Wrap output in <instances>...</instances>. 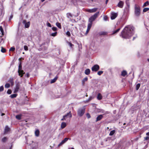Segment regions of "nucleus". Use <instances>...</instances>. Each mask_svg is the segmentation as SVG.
<instances>
[{
	"instance_id": "1",
	"label": "nucleus",
	"mask_w": 149,
	"mask_h": 149,
	"mask_svg": "<svg viewBox=\"0 0 149 149\" xmlns=\"http://www.w3.org/2000/svg\"><path fill=\"white\" fill-rule=\"evenodd\" d=\"M134 33L133 29H124L120 35V36L123 38H129Z\"/></svg>"
},
{
	"instance_id": "2",
	"label": "nucleus",
	"mask_w": 149,
	"mask_h": 149,
	"mask_svg": "<svg viewBox=\"0 0 149 149\" xmlns=\"http://www.w3.org/2000/svg\"><path fill=\"white\" fill-rule=\"evenodd\" d=\"M22 68L21 63L20 62L19 65L18 72L19 74V75L21 77H22L24 74V71L22 70Z\"/></svg>"
},
{
	"instance_id": "3",
	"label": "nucleus",
	"mask_w": 149,
	"mask_h": 149,
	"mask_svg": "<svg viewBox=\"0 0 149 149\" xmlns=\"http://www.w3.org/2000/svg\"><path fill=\"white\" fill-rule=\"evenodd\" d=\"M99 12H98L95 13L94 15L92 16L89 19V22H93L99 16Z\"/></svg>"
},
{
	"instance_id": "4",
	"label": "nucleus",
	"mask_w": 149,
	"mask_h": 149,
	"mask_svg": "<svg viewBox=\"0 0 149 149\" xmlns=\"http://www.w3.org/2000/svg\"><path fill=\"white\" fill-rule=\"evenodd\" d=\"M85 109L84 108H80L78 109L77 112L78 115L79 116H82L84 114Z\"/></svg>"
},
{
	"instance_id": "5",
	"label": "nucleus",
	"mask_w": 149,
	"mask_h": 149,
	"mask_svg": "<svg viewBox=\"0 0 149 149\" xmlns=\"http://www.w3.org/2000/svg\"><path fill=\"white\" fill-rule=\"evenodd\" d=\"M135 14L137 16L140 15V8L139 6H135Z\"/></svg>"
},
{
	"instance_id": "6",
	"label": "nucleus",
	"mask_w": 149,
	"mask_h": 149,
	"mask_svg": "<svg viewBox=\"0 0 149 149\" xmlns=\"http://www.w3.org/2000/svg\"><path fill=\"white\" fill-rule=\"evenodd\" d=\"M99 69L100 66L97 64L94 65L91 68L92 70L94 72H97Z\"/></svg>"
},
{
	"instance_id": "7",
	"label": "nucleus",
	"mask_w": 149,
	"mask_h": 149,
	"mask_svg": "<svg viewBox=\"0 0 149 149\" xmlns=\"http://www.w3.org/2000/svg\"><path fill=\"white\" fill-rule=\"evenodd\" d=\"M20 85L19 83L17 84L15 86V87L14 89V93H17L19 89Z\"/></svg>"
},
{
	"instance_id": "8",
	"label": "nucleus",
	"mask_w": 149,
	"mask_h": 149,
	"mask_svg": "<svg viewBox=\"0 0 149 149\" xmlns=\"http://www.w3.org/2000/svg\"><path fill=\"white\" fill-rule=\"evenodd\" d=\"M22 23L24 25L25 28H28L29 27L30 25V22H26V20H23L22 21Z\"/></svg>"
},
{
	"instance_id": "9",
	"label": "nucleus",
	"mask_w": 149,
	"mask_h": 149,
	"mask_svg": "<svg viewBox=\"0 0 149 149\" xmlns=\"http://www.w3.org/2000/svg\"><path fill=\"white\" fill-rule=\"evenodd\" d=\"M118 14L114 12H112L111 15V19H114L117 16Z\"/></svg>"
},
{
	"instance_id": "10",
	"label": "nucleus",
	"mask_w": 149,
	"mask_h": 149,
	"mask_svg": "<svg viewBox=\"0 0 149 149\" xmlns=\"http://www.w3.org/2000/svg\"><path fill=\"white\" fill-rule=\"evenodd\" d=\"M52 30L54 31H55L54 33H52L51 32L50 34V35L52 36H56L57 32L56 31L57 30V29H52Z\"/></svg>"
},
{
	"instance_id": "11",
	"label": "nucleus",
	"mask_w": 149,
	"mask_h": 149,
	"mask_svg": "<svg viewBox=\"0 0 149 149\" xmlns=\"http://www.w3.org/2000/svg\"><path fill=\"white\" fill-rule=\"evenodd\" d=\"M124 3L123 1H120L118 3L117 6L120 8H122L123 6Z\"/></svg>"
},
{
	"instance_id": "12",
	"label": "nucleus",
	"mask_w": 149,
	"mask_h": 149,
	"mask_svg": "<svg viewBox=\"0 0 149 149\" xmlns=\"http://www.w3.org/2000/svg\"><path fill=\"white\" fill-rule=\"evenodd\" d=\"M69 139L68 138H65L58 145V146H61L65 142H66Z\"/></svg>"
},
{
	"instance_id": "13",
	"label": "nucleus",
	"mask_w": 149,
	"mask_h": 149,
	"mask_svg": "<svg viewBox=\"0 0 149 149\" xmlns=\"http://www.w3.org/2000/svg\"><path fill=\"white\" fill-rule=\"evenodd\" d=\"M97 8H95L91 9H88L87 11L90 13H94L97 10Z\"/></svg>"
},
{
	"instance_id": "14",
	"label": "nucleus",
	"mask_w": 149,
	"mask_h": 149,
	"mask_svg": "<svg viewBox=\"0 0 149 149\" xmlns=\"http://www.w3.org/2000/svg\"><path fill=\"white\" fill-rule=\"evenodd\" d=\"M65 116V119H66L68 118H71L72 117V114L71 113V112L70 111L66 115L64 116Z\"/></svg>"
},
{
	"instance_id": "15",
	"label": "nucleus",
	"mask_w": 149,
	"mask_h": 149,
	"mask_svg": "<svg viewBox=\"0 0 149 149\" xmlns=\"http://www.w3.org/2000/svg\"><path fill=\"white\" fill-rule=\"evenodd\" d=\"M103 118V116L102 115H99L96 118V121L97 122L98 121L100 120Z\"/></svg>"
},
{
	"instance_id": "16",
	"label": "nucleus",
	"mask_w": 149,
	"mask_h": 149,
	"mask_svg": "<svg viewBox=\"0 0 149 149\" xmlns=\"http://www.w3.org/2000/svg\"><path fill=\"white\" fill-rule=\"evenodd\" d=\"M10 130V128L8 126H6L5 129L4 133H6L9 132Z\"/></svg>"
},
{
	"instance_id": "17",
	"label": "nucleus",
	"mask_w": 149,
	"mask_h": 149,
	"mask_svg": "<svg viewBox=\"0 0 149 149\" xmlns=\"http://www.w3.org/2000/svg\"><path fill=\"white\" fill-rule=\"evenodd\" d=\"M58 78V77L57 76H56L54 79H51L50 81V83L52 84L55 82L57 79Z\"/></svg>"
},
{
	"instance_id": "18",
	"label": "nucleus",
	"mask_w": 149,
	"mask_h": 149,
	"mask_svg": "<svg viewBox=\"0 0 149 149\" xmlns=\"http://www.w3.org/2000/svg\"><path fill=\"white\" fill-rule=\"evenodd\" d=\"M90 29H87L86 31H84V30H83V29H82L81 30L82 31H83V33L85 35H86L87 34V33H88Z\"/></svg>"
},
{
	"instance_id": "19",
	"label": "nucleus",
	"mask_w": 149,
	"mask_h": 149,
	"mask_svg": "<svg viewBox=\"0 0 149 149\" xmlns=\"http://www.w3.org/2000/svg\"><path fill=\"white\" fill-rule=\"evenodd\" d=\"M102 96L100 93H99L97 97V99L98 100H101L102 99Z\"/></svg>"
},
{
	"instance_id": "20",
	"label": "nucleus",
	"mask_w": 149,
	"mask_h": 149,
	"mask_svg": "<svg viewBox=\"0 0 149 149\" xmlns=\"http://www.w3.org/2000/svg\"><path fill=\"white\" fill-rule=\"evenodd\" d=\"M40 132L37 129L35 132V135L36 136H38L39 135Z\"/></svg>"
},
{
	"instance_id": "21",
	"label": "nucleus",
	"mask_w": 149,
	"mask_h": 149,
	"mask_svg": "<svg viewBox=\"0 0 149 149\" xmlns=\"http://www.w3.org/2000/svg\"><path fill=\"white\" fill-rule=\"evenodd\" d=\"M90 72V70L89 69H86L85 71V73L86 75L89 74Z\"/></svg>"
},
{
	"instance_id": "22",
	"label": "nucleus",
	"mask_w": 149,
	"mask_h": 149,
	"mask_svg": "<svg viewBox=\"0 0 149 149\" xmlns=\"http://www.w3.org/2000/svg\"><path fill=\"white\" fill-rule=\"evenodd\" d=\"M66 126V123L65 122H62L61 123V127L62 129L64 128Z\"/></svg>"
},
{
	"instance_id": "23",
	"label": "nucleus",
	"mask_w": 149,
	"mask_h": 149,
	"mask_svg": "<svg viewBox=\"0 0 149 149\" xmlns=\"http://www.w3.org/2000/svg\"><path fill=\"white\" fill-rule=\"evenodd\" d=\"M127 74V72L125 70H123L122 72L121 75L122 76L125 77Z\"/></svg>"
},
{
	"instance_id": "24",
	"label": "nucleus",
	"mask_w": 149,
	"mask_h": 149,
	"mask_svg": "<svg viewBox=\"0 0 149 149\" xmlns=\"http://www.w3.org/2000/svg\"><path fill=\"white\" fill-rule=\"evenodd\" d=\"M17 95L16 94H13L10 95V97L11 98H13L16 97Z\"/></svg>"
},
{
	"instance_id": "25",
	"label": "nucleus",
	"mask_w": 149,
	"mask_h": 149,
	"mask_svg": "<svg viewBox=\"0 0 149 149\" xmlns=\"http://www.w3.org/2000/svg\"><path fill=\"white\" fill-rule=\"evenodd\" d=\"M88 80V78L86 77L84 78L82 80V82L83 85L84 84V83L85 81H87Z\"/></svg>"
},
{
	"instance_id": "26",
	"label": "nucleus",
	"mask_w": 149,
	"mask_h": 149,
	"mask_svg": "<svg viewBox=\"0 0 149 149\" xmlns=\"http://www.w3.org/2000/svg\"><path fill=\"white\" fill-rule=\"evenodd\" d=\"M120 29H117L115 31H113V33L112 34V35L116 33H117V32H119V31H120Z\"/></svg>"
},
{
	"instance_id": "27",
	"label": "nucleus",
	"mask_w": 149,
	"mask_h": 149,
	"mask_svg": "<svg viewBox=\"0 0 149 149\" xmlns=\"http://www.w3.org/2000/svg\"><path fill=\"white\" fill-rule=\"evenodd\" d=\"M115 131L114 130L111 131L109 133V135L110 136H112L115 133Z\"/></svg>"
},
{
	"instance_id": "28",
	"label": "nucleus",
	"mask_w": 149,
	"mask_h": 149,
	"mask_svg": "<svg viewBox=\"0 0 149 149\" xmlns=\"http://www.w3.org/2000/svg\"><path fill=\"white\" fill-rule=\"evenodd\" d=\"M67 44L68 45L71 47V48H72L74 46V45L72 44V43L70 42H68Z\"/></svg>"
},
{
	"instance_id": "29",
	"label": "nucleus",
	"mask_w": 149,
	"mask_h": 149,
	"mask_svg": "<svg viewBox=\"0 0 149 149\" xmlns=\"http://www.w3.org/2000/svg\"><path fill=\"white\" fill-rule=\"evenodd\" d=\"M0 13H1V14H0V16H1V15L3 16L4 14V11L2 9L0 10Z\"/></svg>"
},
{
	"instance_id": "30",
	"label": "nucleus",
	"mask_w": 149,
	"mask_h": 149,
	"mask_svg": "<svg viewBox=\"0 0 149 149\" xmlns=\"http://www.w3.org/2000/svg\"><path fill=\"white\" fill-rule=\"evenodd\" d=\"M21 116L20 115H18L16 116V118L18 120H19L21 119Z\"/></svg>"
},
{
	"instance_id": "31",
	"label": "nucleus",
	"mask_w": 149,
	"mask_h": 149,
	"mask_svg": "<svg viewBox=\"0 0 149 149\" xmlns=\"http://www.w3.org/2000/svg\"><path fill=\"white\" fill-rule=\"evenodd\" d=\"M93 98V97L92 96H91L89 98L86 100V102H88Z\"/></svg>"
},
{
	"instance_id": "32",
	"label": "nucleus",
	"mask_w": 149,
	"mask_h": 149,
	"mask_svg": "<svg viewBox=\"0 0 149 149\" xmlns=\"http://www.w3.org/2000/svg\"><path fill=\"white\" fill-rule=\"evenodd\" d=\"M90 22L88 24L87 28H91L92 26V22Z\"/></svg>"
},
{
	"instance_id": "33",
	"label": "nucleus",
	"mask_w": 149,
	"mask_h": 149,
	"mask_svg": "<svg viewBox=\"0 0 149 149\" xmlns=\"http://www.w3.org/2000/svg\"><path fill=\"white\" fill-rule=\"evenodd\" d=\"M21 29H18L17 33L19 35H20L21 33Z\"/></svg>"
},
{
	"instance_id": "34",
	"label": "nucleus",
	"mask_w": 149,
	"mask_h": 149,
	"mask_svg": "<svg viewBox=\"0 0 149 149\" xmlns=\"http://www.w3.org/2000/svg\"><path fill=\"white\" fill-rule=\"evenodd\" d=\"M7 140V138L6 137H4L2 139V141L3 142H6Z\"/></svg>"
},
{
	"instance_id": "35",
	"label": "nucleus",
	"mask_w": 149,
	"mask_h": 149,
	"mask_svg": "<svg viewBox=\"0 0 149 149\" xmlns=\"http://www.w3.org/2000/svg\"><path fill=\"white\" fill-rule=\"evenodd\" d=\"M140 86V84H137L136 86V90H138Z\"/></svg>"
},
{
	"instance_id": "36",
	"label": "nucleus",
	"mask_w": 149,
	"mask_h": 149,
	"mask_svg": "<svg viewBox=\"0 0 149 149\" xmlns=\"http://www.w3.org/2000/svg\"><path fill=\"white\" fill-rule=\"evenodd\" d=\"M149 10V8H144L143 10V12H146Z\"/></svg>"
},
{
	"instance_id": "37",
	"label": "nucleus",
	"mask_w": 149,
	"mask_h": 149,
	"mask_svg": "<svg viewBox=\"0 0 149 149\" xmlns=\"http://www.w3.org/2000/svg\"><path fill=\"white\" fill-rule=\"evenodd\" d=\"M1 52L2 53H5L6 52V49L2 47H1Z\"/></svg>"
},
{
	"instance_id": "38",
	"label": "nucleus",
	"mask_w": 149,
	"mask_h": 149,
	"mask_svg": "<svg viewBox=\"0 0 149 149\" xmlns=\"http://www.w3.org/2000/svg\"><path fill=\"white\" fill-rule=\"evenodd\" d=\"M149 4V2L148 1H146V2H145L143 5V7H145V6H147Z\"/></svg>"
},
{
	"instance_id": "39",
	"label": "nucleus",
	"mask_w": 149,
	"mask_h": 149,
	"mask_svg": "<svg viewBox=\"0 0 149 149\" xmlns=\"http://www.w3.org/2000/svg\"><path fill=\"white\" fill-rule=\"evenodd\" d=\"M56 25L58 28H61V24L57 22Z\"/></svg>"
},
{
	"instance_id": "40",
	"label": "nucleus",
	"mask_w": 149,
	"mask_h": 149,
	"mask_svg": "<svg viewBox=\"0 0 149 149\" xmlns=\"http://www.w3.org/2000/svg\"><path fill=\"white\" fill-rule=\"evenodd\" d=\"M3 29H0V33H1L2 35H4V31Z\"/></svg>"
},
{
	"instance_id": "41",
	"label": "nucleus",
	"mask_w": 149,
	"mask_h": 149,
	"mask_svg": "<svg viewBox=\"0 0 149 149\" xmlns=\"http://www.w3.org/2000/svg\"><path fill=\"white\" fill-rule=\"evenodd\" d=\"M10 87V84L8 83L6 84L5 85V88H8Z\"/></svg>"
},
{
	"instance_id": "42",
	"label": "nucleus",
	"mask_w": 149,
	"mask_h": 149,
	"mask_svg": "<svg viewBox=\"0 0 149 149\" xmlns=\"http://www.w3.org/2000/svg\"><path fill=\"white\" fill-rule=\"evenodd\" d=\"M107 33V32H101L100 33V34L101 35H106Z\"/></svg>"
},
{
	"instance_id": "43",
	"label": "nucleus",
	"mask_w": 149,
	"mask_h": 149,
	"mask_svg": "<svg viewBox=\"0 0 149 149\" xmlns=\"http://www.w3.org/2000/svg\"><path fill=\"white\" fill-rule=\"evenodd\" d=\"M133 27L132 25H129L126 26L124 28H133Z\"/></svg>"
},
{
	"instance_id": "44",
	"label": "nucleus",
	"mask_w": 149,
	"mask_h": 149,
	"mask_svg": "<svg viewBox=\"0 0 149 149\" xmlns=\"http://www.w3.org/2000/svg\"><path fill=\"white\" fill-rule=\"evenodd\" d=\"M103 73V71H99L97 72V74L99 75H101Z\"/></svg>"
},
{
	"instance_id": "45",
	"label": "nucleus",
	"mask_w": 149,
	"mask_h": 149,
	"mask_svg": "<svg viewBox=\"0 0 149 149\" xmlns=\"http://www.w3.org/2000/svg\"><path fill=\"white\" fill-rule=\"evenodd\" d=\"M66 35L68 37H70V32L69 31H67L66 33Z\"/></svg>"
},
{
	"instance_id": "46",
	"label": "nucleus",
	"mask_w": 149,
	"mask_h": 149,
	"mask_svg": "<svg viewBox=\"0 0 149 149\" xmlns=\"http://www.w3.org/2000/svg\"><path fill=\"white\" fill-rule=\"evenodd\" d=\"M7 93L8 94H10L12 93V91L10 89H8L7 91Z\"/></svg>"
},
{
	"instance_id": "47",
	"label": "nucleus",
	"mask_w": 149,
	"mask_h": 149,
	"mask_svg": "<svg viewBox=\"0 0 149 149\" xmlns=\"http://www.w3.org/2000/svg\"><path fill=\"white\" fill-rule=\"evenodd\" d=\"M47 25L48 27H51L52 26L51 24L48 22H47Z\"/></svg>"
},
{
	"instance_id": "48",
	"label": "nucleus",
	"mask_w": 149,
	"mask_h": 149,
	"mask_svg": "<svg viewBox=\"0 0 149 149\" xmlns=\"http://www.w3.org/2000/svg\"><path fill=\"white\" fill-rule=\"evenodd\" d=\"M24 49L25 51H27L28 50V47L27 46L25 45L24 47Z\"/></svg>"
},
{
	"instance_id": "49",
	"label": "nucleus",
	"mask_w": 149,
	"mask_h": 149,
	"mask_svg": "<svg viewBox=\"0 0 149 149\" xmlns=\"http://www.w3.org/2000/svg\"><path fill=\"white\" fill-rule=\"evenodd\" d=\"M4 89V88L3 86H0V92L2 91H3Z\"/></svg>"
},
{
	"instance_id": "50",
	"label": "nucleus",
	"mask_w": 149,
	"mask_h": 149,
	"mask_svg": "<svg viewBox=\"0 0 149 149\" xmlns=\"http://www.w3.org/2000/svg\"><path fill=\"white\" fill-rule=\"evenodd\" d=\"M15 50V48L14 47H12L10 48V51H14Z\"/></svg>"
},
{
	"instance_id": "51",
	"label": "nucleus",
	"mask_w": 149,
	"mask_h": 149,
	"mask_svg": "<svg viewBox=\"0 0 149 149\" xmlns=\"http://www.w3.org/2000/svg\"><path fill=\"white\" fill-rule=\"evenodd\" d=\"M108 17L107 16H105L104 17V19L105 21H107V20Z\"/></svg>"
},
{
	"instance_id": "52",
	"label": "nucleus",
	"mask_w": 149,
	"mask_h": 149,
	"mask_svg": "<svg viewBox=\"0 0 149 149\" xmlns=\"http://www.w3.org/2000/svg\"><path fill=\"white\" fill-rule=\"evenodd\" d=\"M86 115L88 118H91V116L89 113H87Z\"/></svg>"
},
{
	"instance_id": "53",
	"label": "nucleus",
	"mask_w": 149,
	"mask_h": 149,
	"mask_svg": "<svg viewBox=\"0 0 149 149\" xmlns=\"http://www.w3.org/2000/svg\"><path fill=\"white\" fill-rule=\"evenodd\" d=\"M9 81L11 83H13V78L10 79L9 80Z\"/></svg>"
},
{
	"instance_id": "54",
	"label": "nucleus",
	"mask_w": 149,
	"mask_h": 149,
	"mask_svg": "<svg viewBox=\"0 0 149 149\" xmlns=\"http://www.w3.org/2000/svg\"><path fill=\"white\" fill-rule=\"evenodd\" d=\"M67 16L68 17H72L71 14L70 13H67Z\"/></svg>"
},
{
	"instance_id": "55",
	"label": "nucleus",
	"mask_w": 149,
	"mask_h": 149,
	"mask_svg": "<svg viewBox=\"0 0 149 149\" xmlns=\"http://www.w3.org/2000/svg\"><path fill=\"white\" fill-rule=\"evenodd\" d=\"M149 139V136H147L145 138V140H148Z\"/></svg>"
},
{
	"instance_id": "56",
	"label": "nucleus",
	"mask_w": 149,
	"mask_h": 149,
	"mask_svg": "<svg viewBox=\"0 0 149 149\" xmlns=\"http://www.w3.org/2000/svg\"><path fill=\"white\" fill-rule=\"evenodd\" d=\"M13 15H11V16H10V18H9V20H10L11 19L13 18Z\"/></svg>"
},
{
	"instance_id": "57",
	"label": "nucleus",
	"mask_w": 149,
	"mask_h": 149,
	"mask_svg": "<svg viewBox=\"0 0 149 149\" xmlns=\"http://www.w3.org/2000/svg\"><path fill=\"white\" fill-rule=\"evenodd\" d=\"M65 116H63V118L61 120H65L66 119H65Z\"/></svg>"
},
{
	"instance_id": "58",
	"label": "nucleus",
	"mask_w": 149,
	"mask_h": 149,
	"mask_svg": "<svg viewBox=\"0 0 149 149\" xmlns=\"http://www.w3.org/2000/svg\"><path fill=\"white\" fill-rule=\"evenodd\" d=\"M21 24V22H19L18 23V26L19 27V25H20V24Z\"/></svg>"
},
{
	"instance_id": "59",
	"label": "nucleus",
	"mask_w": 149,
	"mask_h": 149,
	"mask_svg": "<svg viewBox=\"0 0 149 149\" xmlns=\"http://www.w3.org/2000/svg\"><path fill=\"white\" fill-rule=\"evenodd\" d=\"M108 1L109 0H106V4H107Z\"/></svg>"
},
{
	"instance_id": "60",
	"label": "nucleus",
	"mask_w": 149,
	"mask_h": 149,
	"mask_svg": "<svg viewBox=\"0 0 149 149\" xmlns=\"http://www.w3.org/2000/svg\"><path fill=\"white\" fill-rule=\"evenodd\" d=\"M146 135H147L149 136V132L147 133H146Z\"/></svg>"
},
{
	"instance_id": "61",
	"label": "nucleus",
	"mask_w": 149,
	"mask_h": 149,
	"mask_svg": "<svg viewBox=\"0 0 149 149\" xmlns=\"http://www.w3.org/2000/svg\"><path fill=\"white\" fill-rule=\"evenodd\" d=\"M4 115H5L4 113H2L1 114V116H3Z\"/></svg>"
},
{
	"instance_id": "62",
	"label": "nucleus",
	"mask_w": 149,
	"mask_h": 149,
	"mask_svg": "<svg viewBox=\"0 0 149 149\" xmlns=\"http://www.w3.org/2000/svg\"><path fill=\"white\" fill-rule=\"evenodd\" d=\"M45 0H41V1L42 2H43Z\"/></svg>"
},
{
	"instance_id": "63",
	"label": "nucleus",
	"mask_w": 149,
	"mask_h": 149,
	"mask_svg": "<svg viewBox=\"0 0 149 149\" xmlns=\"http://www.w3.org/2000/svg\"><path fill=\"white\" fill-rule=\"evenodd\" d=\"M68 149H74V148H69Z\"/></svg>"
},
{
	"instance_id": "64",
	"label": "nucleus",
	"mask_w": 149,
	"mask_h": 149,
	"mask_svg": "<svg viewBox=\"0 0 149 149\" xmlns=\"http://www.w3.org/2000/svg\"><path fill=\"white\" fill-rule=\"evenodd\" d=\"M147 61L149 62V58L147 59Z\"/></svg>"
}]
</instances>
